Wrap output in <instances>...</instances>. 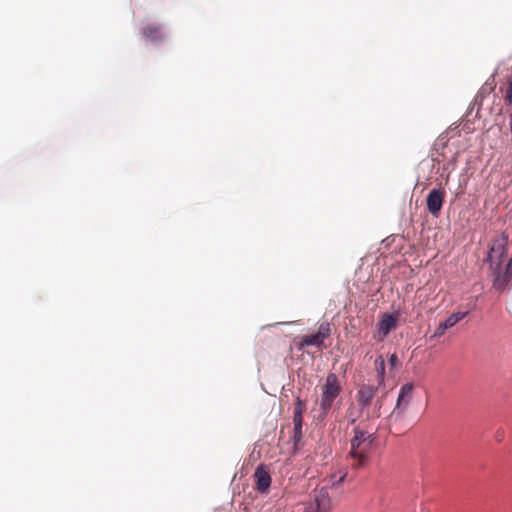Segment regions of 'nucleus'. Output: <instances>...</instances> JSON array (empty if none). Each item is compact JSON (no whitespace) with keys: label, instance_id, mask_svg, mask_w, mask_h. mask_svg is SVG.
I'll return each mask as SVG.
<instances>
[{"label":"nucleus","instance_id":"obj_1","mask_svg":"<svg viewBox=\"0 0 512 512\" xmlns=\"http://www.w3.org/2000/svg\"><path fill=\"white\" fill-rule=\"evenodd\" d=\"M353 433L354 435L350 440L348 461L352 469L358 470L369 464L374 451L375 436L359 426L353 429Z\"/></svg>","mask_w":512,"mask_h":512},{"label":"nucleus","instance_id":"obj_2","mask_svg":"<svg viewBox=\"0 0 512 512\" xmlns=\"http://www.w3.org/2000/svg\"><path fill=\"white\" fill-rule=\"evenodd\" d=\"M347 473L333 474L327 485L316 488L310 500L304 505L302 512H328L332 507V501L328 492V485L338 486L341 484Z\"/></svg>","mask_w":512,"mask_h":512},{"label":"nucleus","instance_id":"obj_3","mask_svg":"<svg viewBox=\"0 0 512 512\" xmlns=\"http://www.w3.org/2000/svg\"><path fill=\"white\" fill-rule=\"evenodd\" d=\"M342 392V386L335 373H329L321 386V397L319 407L321 415L325 417L332 409L334 401Z\"/></svg>","mask_w":512,"mask_h":512},{"label":"nucleus","instance_id":"obj_4","mask_svg":"<svg viewBox=\"0 0 512 512\" xmlns=\"http://www.w3.org/2000/svg\"><path fill=\"white\" fill-rule=\"evenodd\" d=\"M331 336V325L329 322H323L319 325L318 330L314 334L305 335L298 344V349L306 346H314L318 351L327 348L324 341Z\"/></svg>","mask_w":512,"mask_h":512},{"label":"nucleus","instance_id":"obj_5","mask_svg":"<svg viewBox=\"0 0 512 512\" xmlns=\"http://www.w3.org/2000/svg\"><path fill=\"white\" fill-rule=\"evenodd\" d=\"M493 271V288L499 292H503L512 281V258L503 267L497 263L491 267Z\"/></svg>","mask_w":512,"mask_h":512},{"label":"nucleus","instance_id":"obj_6","mask_svg":"<svg viewBox=\"0 0 512 512\" xmlns=\"http://www.w3.org/2000/svg\"><path fill=\"white\" fill-rule=\"evenodd\" d=\"M508 241L509 237L506 233H502L493 239L487 259L490 261L491 267L497 263L502 264L507 255Z\"/></svg>","mask_w":512,"mask_h":512},{"label":"nucleus","instance_id":"obj_7","mask_svg":"<svg viewBox=\"0 0 512 512\" xmlns=\"http://www.w3.org/2000/svg\"><path fill=\"white\" fill-rule=\"evenodd\" d=\"M413 392L414 385L412 383H405L401 386L393 414L401 416L406 411L413 397Z\"/></svg>","mask_w":512,"mask_h":512},{"label":"nucleus","instance_id":"obj_8","mask_svg":"<svg viewBox=\"0 0 512 512\" xmlns=\"http://www.w3.org/2000/svg\"><path fill=\"white\" fill-rule=\"evenodd\" d=\"M445 200V191L443 189H433L426 198L427 210L433 216L438 217Z\"/></svg>","mask_w":512,"mask_h":512},{"label":"nucleus","instance_id":"obj_9","mask_svg":"<svg viewBox=\"0 0 512 512\" xmlns=\"http://www.w3.org/2000/svg\"><path fill=\"white\" fill-rule=\"evenodd\" d=\"M381 386H378V384L375 386V385H372V384H362L358 391H357V394H356V400H357V403L359 404L361 410L365 409L366 407H368L371 402H372V399L374 398L377 390L380 388Z\"/></svg>","mask_w":512,"mask_h":512},{"label":"nucleus","instance_id":"obj_10","mask_svg":"<svg viewBox=\"0 0 512 512\" xmlns=\"http://www.w3.org/2000/svg\"><path fill=\"white\" fill-rule=\"evenodd\" d=\"M397 316L394 314L385 313L381 316L377 324L378 340L382 341L396 327Z\"/></svg>","mask_w":512,"mask_h":512},{"label":"nucleus","instance_id":"obj_11","mask_svg":"<svg viewBox=\"0 0 512 512\" xmlns=\"http://www.w3.org/2000/svg\"><path fill=\"white\" fill-rule=\"evenodd\" d=\"M468 315V312H456L451 314L443 322H440L432 335L433 338L442 336L445 331L455 326L460 320L464 319Z\"/></svg>","mask_w":512,"mask_h":512},{"label":"nucleus","instance_id":"obj_12","mask_svg":"<svg viewBox=\"0 0 512 512\" xmlns=\"http://www.w3.org/2000/svg\"><path fill=\"white\" fill-rule=\"evenodd\" d=\"M255 488L259 492H265L271 485V476L269 472L264 468V466L260 465L257 467L255 473Z\"/></svg>","mask_w":512,"mask_h":512},{"label":"nucleus","instance_id":"obj_13","mask_svg":"<svg viewBox=\"0 0 512 512\" xmlns=\"http://www.w3.org/2000/svg\"><path fill=\"white\" fill-rule=\"evenodd\" d=\"M142 34L146 39L152 42H159L165 39L162 26L158 24H147L142 28Z\"/></svg>","mask_w":512,"mask_h":512},{"label":"nucleus","instance_id":"obj_14","mask_svg":"<svg viewBox=\"0 0 512 512\" xmlns=\"http://www.w3.org/2000/svg\"><path fill=\"white\" fill-rule=\"evenodd\" d=\"M374 366L377 374V384L378 386H383L385 381V360L382 355L375 359Z\"/></svg>","mask_w":512,"mask_h":512},{"label":"nucleus","instance_id":"obj_15","mask_svg":"<svg viewBox=\"0 0 512 512\" xmlns=\"http://www.w3.org/2000/svg\"><path fill=\"white\" fill-rule=\"evenodd\" d=\"M305 409L306 403L303 400H301L300 397H297L293 414L303 415Z\"/></svg>","mask_w":512,"mask_h":512},{"label":"nucleus","instance_id":"obj_16","mask_svg":"<svg viewBox=\"0 0 512 512\" xmlns=\"http://www.w3.org/2000/svg\"><path fill=\"white\" fill-rule=\"evenodd\" d=\"M293 432H294L293 439L296 444L302 438V426H294Z\"/></svg>","mask_w":512,"mask_h":512},{"label":"nucleus","instance_id":"obj_17","mask_svg":"<svg viewBox=\"0 0 512 512\" xmlns=\"http://www.w3.org/2000/svg\"><path fill=\"white\" fill-rule=\"evenodd\" d=\"M389 364H390L391 368H398L401 365L399 358L396 354H392L389 357Z\"/></svg>","mask_w":512,"mask_h":512},{"label":"nucleus","instance_id":"obj_18","mask_svg":"<svg viewBox=\"0 0 512 512\" xmlns=\"http://www.w3.org/2000/svg\"><path fill=\"white\" fill-rule=\"evenodd\" d=\"M293 424L294 426H302L303 415L293 414Z\"/></svg>","mask_w":512,"mask_h":512},{"label":"nucleus","instance_id":"obj_19","mask_svg":"<svg viewBox=\"0 0 512 512\" xmlns=\"http://www.w3.org/2000/svg\"><path fill=\"white\" fill-rule=\"evenodd\" d=\"M502 436H503V432H498V433H497V436H496V437H497V440H498V441H501Z\"/></svg>","mask_w":512,"mask_h":512}]
</instances>
